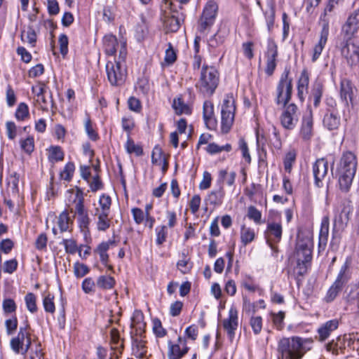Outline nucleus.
Here are the masks:
<instances>
[{
	"instance_id": "34",
	"label": "nucleus",
	"mask_w": 359,
	"mask_h": 359,
	"mask_svg": "<svg viewBox=\"0 0 359 359\" xmlns=\"http://www.w3.org/2000/svg\"><path fill=\"white\" fill-rule=\"evenodd\" d=\"M133 348L135 351V355L140 358H143L147 353L145 341L142 339L133 338Z\"/></svg>"
},
{
	"instance_id": "64",
	"label": "nucleus",
	"mask_w": 359,
	"mask_h": 359,
	"mask_svg": "<svg viewBox=\"0 0 359 359\" xmlns=\"http://www.w3.org/2000/svg\"><path fill=\"white\" fill-rule=\"evenodd\" d=\"M74 272L77 278H81L88 273L89 269L86 265L76 262L74 265Z\"/></svg>"
},
{
	"instance_id": "1",
	"label": "nucleus",
	"mask_w": 359,
	"mask_h": 359,
	"mask_svg": "<svg viewBox=\"0 0 359 359\" xmlns=\"http://www.w3.org/2000/svg\"><path fill=\"white\" fill-rule=\"evenodd\" d=\"M312 344L311 338L284 337L278 343V359H301L311 349Z\"/></svg>"
},
{
	"instance_id": "54",
	"label": "nucleus",
	"mask_w": 359,
	"mask_h": 359,
	"mask_svg": "<svg viewBox=\"0 0 359 359\" xmlns=\"http://www.w3.org/2000/svg\"><path fill=\"white\" fill-rule=\"evenodd\" d=\"M296 159V153L294 151L287 152L284 158V168L285 171L290 172L292 165Z\"/></svg>"
},
{
	"instance_id": "47",
	"label": "nucleus",
	"mask_w": 359,
	"mask_h": 359,
	"mask_svg": "<svg viewBox=\"0 0 359 359\" xmlns=\"http://www.w3.org/2000/svg\"><path fill=\"white\" fill-rule=\"evenodd\" d=\"M100 207L96 208L95 210H99L100 212L109 213L111 200L110 196L102 195L99 201Z\"/></svg>"
},
{
	"instance_id": "59",
	"label": "nucleus",
	"mask_w": 359,
	"mask_h": 359,
	"mask_svg": "<svg viewBox=\"0 0 359 359\" xmlns=\"http://www.w3.org/2000/svg\"><path fill=\"white\" fill-rule=\"evenodd\" d=\"M266 54L267 58L276 59L278 56V46L276 42L272 39H269L268 41Z\"/></svg>"
},
{
	"instance_id": "17",
	"label": "nucleus",
	"mask_w": 359,
	"mask_h": 359,
	"mask_svg": "<svg viewBox=\"0 0 359 359\" xmlns=\"http://www.w3.org/2000/svg\"><path fill=\"white\" fill-rule=\"evenodd\" d=\"M29 327V325L28 324L25 326L20 327L17 336L11 339V348L15 353L20 354V353L22 352L24 342L29 334L28 332Z\"/></svg>"
},
{
	"instance_id": "23",
	"label": "nucleus",
	"mask_w": 359,
	"mask_h": 359,
	"mask_svg": "<svg viewBox=\"0 0 359 359\" xmlns=\"http://www.w3.org/2000/svg\"><path fill=\"white\" fill-rule=\"evenodd\" d=\"M111 349L114 350V355L118 359L122 354L123 349V341L121 340L119 332L117 329L113 328L110 332Z\"/></svg>"
},
{
	"instance_id": "49",
	"label": "nucleus",
	"mask_w": 359,
	"mask_h": 359,
	"mask_svg": "<svg viewBox=\"0 0 359 359\" xmlns=\"http://www.w3.org/2000/svg\"><path fill=\"white\" fill-rule=\"evenodd\" d=\"M29 114L28 106L24 102L20 103L15 111V118L18 121H23L29 116Z\"/></svg>"
},
{
	"instance_id": "31",
	"label": "nucleus",
	"mask_w": 359,
	"mask_h": 359,
	"mask_svg": "<svg viewBox=\"0 0 359 359\" xmlns=\"http://www.w3.org/2000/svg\"><path fill=\"white\" fill-rule=\"evenodd\" d=\"M330 220L328 217H324L321 222V226L319 233V244L318 247L325 246L327 243V237L329 233Z\"/></svg>"
},
{
	"instance_id": "16",
	"label": "nucleus",
	"mask_w": 359,
	"mask_h": 359,
	"mask_svg": "<svg viewBox=\"0 0 359 359\" xmlns=\"http://www.w3.org/2000/svg\"><path fill=\"white\" fill-rule=\"evenodd\" d=\"M55 219L56 224L53 228V233L55 235L57 233L58 230L61 233L71 231L74 220L69 217L68 210H63Z\"/></svg>"
},
{
	"instance_id": "12",
	"label": "nucleus",
	"mask_w": 359,
	"mask_h": 359,
	"mask_svg": "<svg viewBox=\"0 0 359 359\" xmlns=\"http://www.w3.org/2000/svg\"><path fill=\"white\" fill-rule=\"evenodd\" d=\"M312 170L315 185L322 187L323 181L327 177L328 162L327 159L325 158L317 159L313 164Z\"/></svg>"
},
{
	"instance_id": "41",
	"label": "nucleus",
	"mask_w": 359,
	"mask_h": 359,
	"mask_svg": "<svg viewBox=\"0 0 359 359\" xmlns=\"http://www.w3.org/2000/svg\"><path fill=\"white\" fill-rule=\"evenodd\" d=\"M165 23L168 30L172 32H177L180 27V20L173 15L168 16Z\"/></svg>"
},
{
	"instance_id": "58",
	"label": "nucleus",
	"mask_w": 359,
	"mask_h": 359,
	"mask_svg": "<svg viewBox=\"0 0 359 359\" xmlns=\"http://www.w3.org/2000/svg\"><path fill=\"white\" fill-rule=\"evenodd\" d=\"M224 191L222 189H219L217 191H212L208 196V200L211 204L217 205L222 202Z\"/></svg>"
},
{
	"instance_id": "44",
	"label": "nucleus",
	"mask_w": 359,
	"mask_h": 359,
	"mask_svg": "<svg viewBox=\"0 0 359 359\" xmlns=\"http://www.w3.org/2000/svg\"><path fill=\"white\" fill-rule=\"evenodd\" d=\"M177 269L181 271L182 273H188L193 267V263L190 261L189 257H185L183 259H180L177 263Z\"/></svg>"
},
{
	"instance_id": "6",
	"label": "nucleus",
	"mask_w": 359,
	"mask_h": 359,
	"mask_svg": "<svg viewBox=\"0 0 359 359\" xmlns=\"http://www.w3.org/2000/svg\"><path fill=\"white\" fill-rule=\"evenodd\" d=\"M236 106L233 95L227 94L221 106V131L223 134L228 133L233 123Z\"/></svg>"
},
{
	"instance_id": "37",
	"label": "nucleus",
	"mask_w": 359,
	"mask_h": 359,
	"mask_svg": "<svg viewBox=\"0 0 359 359\" xmlns=\"http://www.w3.org/2000/svg\"><path fill=\"white\" fill-rule=\"evenodd\" d=\"M323 95V86L320 83L314 86L311 90L310 99L313 100V106L317 108L320 105Z\"/></svg>"
},
{
	"instance_id": "13",
	"label": "nucleus",
	"mask_w": 359,
	"mask_h": 359,
	"mask_svg": "<svg viewBox=\"0 0 359 359\" xmlns=\"http://www.w3.org/2000/svg\"><path fill=\"white\" fill-rule=\"evenodd\" d=\"M238 325V311L236 307L231 306L229 311V316L224 319L222 325L226 332L227 336L231 341L235 337L236 330Z\"/></svg>"
},
{
	"instance_id": "32",
	"label": "nucleus",
	"mask_w": 359,
	"mask_h": 359,
	"mask_svg": "<svg viewBox=\"0 0 359 359\" xmlns=\"http://www.w3.org/2000/svg\"><path fill=\"white\" fill-rule=\"evenodd\" d=\"M76 219L79 224V226L83 233L85 239L87 240L90 236L89 226L90 224V219L88 214L80 215L76 217Z\"/></svg>"
},
{
	"instance_id": "18",
	"label": "nucleus",
	"mask_w": 359,
	"mask_h": 359,
	"mask_svg": "<svg viewBox=\"0 0 359 359\" xmlns=\"http://www.w3.org/2000/svg\"><path fill=\"white\" fill-rule=\"evenodd\" d=\"M323 125L329 130H336L340 126V117L336 109H327L323 118Z\"/></svg>"
},
{
	"instance_id": "2",
	"label": "nucleus",
	"mask_w": 359,
	"mask_h": 359,
	"mask_svg": "<svg viewBox=\"0 0 359 359\" xmlns=\"http://www.w3.org/2000/svg\"><path fill=\"white\" fill-rule=\"evenodd\" d=\"M356 156L351 151L344 152L337 168L339 185L344 192H348L351 187L357 170Z\"/></svg>"
},
{
	"instance_id": "15",
	"label": "nucleus",
	"mask_w": 359,
	"mask_h": 359,
	"mask_svg": "<svg viewBox=\"0 0 359 359\" xmlns=\"http://www.w3.org/2000/svg\"><path fill=\"white\" fill-rule=\"evenodd\" d=\"M321 27L322 29L320 34L319 41L313 48V54L312 56L313 62H316L318 59L325 44L327 43L330 32V20L328 19H325Z\"/></svg>"
},
{
	"instance_id": "27",
	"label": "nucleus",
	"mask_w": 359,
	"mask_h": 359,
	"mask_svg": "<svg viewBox=\"0 0 359 359\" xmlns=\"http://www.w3.org/2000/svg\"><path fill=\"white\" fill-rule=\"evenodd\" d=\"M118 41L112 34L105 35L103 38V47L105 53L108 55H114L116 52Z\"/></svg>"
},
{
	"instance_id": "20",
	"label": "nucleus",
	"mask_w": 359,
	"mask_h": 359,
	"mask_svg": "<svg viewBox=\"0 0 359 359\" xmlns=\"http://www.w3.org/2000/svg\"><path fill=\"white\" fill-rule=\"evenodd\" d=\"M109 213L103 212L99 211V210H95L93 217L96 228L99 231H105L109 227L111 224V219L109 217Z\"/></svg>"
},
{
	"instance_id": "3",
	"label": "nucleus",
	"mask_w": 359,
	"mask_h": 359,
	"mask_svg": "<svg viewBox=\"0 0 359 359\" xmlns=\"http://www.w3.org/2000/svg\"><path fill=\"white\" fill-rule=\"evenodd\" d=\"M219 80L218 71L213 66L203 65L196 87L204 95L211 96L218 86Z\"/></svg>"
},
{
	"instance_id": "29",
	"label": "nucleus",
	"mask_w": 359,
	"mask_h": 359,
	"mask_svg": "<svg viewBox=\"0 0 359 359\" xmlns=\"http://www.w3.org/2000/svg\"><path fill=\"white\" fill-rule=\"evenodd\" d=\"M32 91L35 93L36 102L41 105V108L43 110L47 111L48 102L45 96L46 86L42 84L36 88L32 87Z\"/></svg>"
},
{
	"instance_id": "8",
	"label": "nucleus",
	"mask_w": 359,
	"mask_h": 359,
	"mask_svg": "<svg viewBox=\"0 0 359 359\" xmlns=\"http://www.w3.org/2000/svg\"><path fill=\"white\" fill-rule=\"evenodd\" d=\"M107 78L111 85H122L127 76V70L124 64L121 61L107 62L106 65Z\"/></svg>"
},
{
	"instance_id": "10",
	"label": "nucleus",
	"mask_w": 359,
	"mask_h": 359,
	"mask_svg": "<svg viewBox=\"0 0 359 359\" xmlns=\"http://www.w3.org/2000/svg\"><path fill=\"white\" fill-rule=\"evenodd\" d=\"M280 116L282 126L287 130H292L295 128L299 120V112L297 106L291 103L286 104Z\"/></svg>"
},
{
	"instance_id": "52",
	"label": "nucleus",
	"mask_w": 359,
	"mask_h": 359,
	"mask_svg": "<svg viewBox=\"0 0 359 359\" xmlns=\"http://www.w3.org/2000/svg\"><path fill=\"white\" fill-rule=\"evenodd\" d=\"M156 243L157 245H162L165 241L168 235L167 226L163 225L156 228Z\"/></svg>"
},
{
	"instance_id": "60",
	"label": "nucleus",
	"mask_w": 359,
	"mask_h": 359,
	"mask_svg": "<svg viewBox=\"0 0 359 359\" xmlns=\"http://www.w3.org/2000/svg\"><path fill=\"white\" fill-rule=\"evenodd\" d=\"M309 83V74L306 69H304L297 82V87L304 89H308Z\"/></svg>"
},
{
	"instance_id": "40",
	"label": "nucleus",
	"mask_w": 359,
	"mask_h": 359,
	"mask_svg": "<svg viewBox=\"0 0 359 359\" xmlns=\"http://www.w3.org/2000/svg\"><path fill=\"white\" fill-rule=\"evenodd\" d=\"M76 196L78 199L74 201V216L78 217L88 214V210L84 205L83 197L82 196L79 197L78 194Z\"/></svg>"
},
{
	"instance_id": "19",
	"label": "nucleus",
	"mask_w": 359,
	"mask_h": 359,
	"mask_svg": "<svg viewBox=\"0 0 359 359\" xmlns=\"http://www.w3.org/2000/svg\"><path fill=\"white\" fill-rule=\"evenodd\" d=\"M313 114L309 109V112L302 118V123L300 130V135L304 140H309L312 136L313 131Z\"/></svg>"
},
{
	"instance_id": "57",
	"label": "nucleus",
	"mask_w": 359,
	"mask_h": 359,
	"mask_svg": "<svg viewBox=\"0 0 359 359\" xmlns=\"http://www.w3.org/2000/svg\"><path fill=\"white\" fill-rule=\"evenodd\" d=\"M21 36L22 41L28 42L32 46L34 45L36 41V34L32 28H29L27 32H22Z\"/></svg>"
},
{
	"instance_id": "45",
	"label": "nucleus",
	"mask_w": 359,
	"mask_h": 359,
	"mask_svg": "<svg viewBox=\"0 0 359 359\" xmlns=\"http://www.w3.org/2000/svg\"><path fill=\"white\" fill-rule=\"evenodd\" d=\"M75 170V166L74 163L69 162L67 163L63 170L60 172V177L62 179L65 180V181L69 182L74 175Z\"/></svg>"
},
{
	"instance_id": "46",
	"label": "nucleus",
	"mask_w": 359,
	"mask_h": 359,
	"mask_svg": "<svg viewBox=\"0 0 359 359\" xmlns=\"http://www.w3.org/2000/svg\"><path fill=\"white\" fill-rule=\"evenodd\" d=\"M126 148L129 154L134 153L137 156L143 154V149L142 147L138 144H135L134 141L129 137L126 142Z\"/></svg>"
},
{
	"instance_id": "7",
	"label": "nucleus",
	"mask_w": 359,
	"mask_h": 359,
	"mask_svg": "<svg viewBox=\"0 0 359 359\" xmlns=\"http://www.w3.org/2000/svg\"><path fill=\"white\" fill-rule=\"evenodd\" d=\"M290 70L285 69L281 74L276 88V102L278 105L285 106L291 100L292 93V79L289 78Z\"/></svg>"
},
{
	"instance_id": "33",
	"label": "nucleus",
	"mask_w": 359,
	"mask_h": 359,
	"mask_svg": "<svg viewBox=\"0 0 359 359\" xmlns=\"http://www.w3.org/2000/svg\"><path fill=\"white\" fill-rule=\"evenodd\" d=\"M115 283L116 280L113 277L105 275L99 276L96 281L97 287L102 290H111L114 287Z\"/></svg>"
},
{
	"instance_id": "43",
	"label": "nucleus",
	"mask_w": 359,
	"mask_h": 359,
	"mask_svg": "<svg viewBox=\"0 0 359 359\" xmlns=\"http://www.w3.org/2000/svg\"><path fill=\"white\" fill-rule=\"evenodd\" d=\"M342 288L343 287L339 286V284L334 282L327 292V294L325 297V301L327 302H332L341 291Z\"/></svg>"
},
{
	"instance_id": "38",
	"label": "nucleus",
	"mask_w": 359,
	"mask_h": 359,
	"mask_svg": "<svg viewBox=\"0 0 359 359\" xmlns=\"http://www.w3.org/2000/svg\"><path fill=\"white\" fill-rule=\"evenodd\" d=\"M247 216L257 224L264 223V221L262 219L261 212L253 205L248 207Z\"/></svg>"
},
{
	"instance_id": "24",
	"label": "nucleus",
	"mask_w": 359,
	"mask_h": 359,
	"mask_svg": "<svg viewBox=\"0 0 359 359\" xmlns=\"http://www.w3.org/2000/svg\"><path fill=\"white\" fill-rule=\"evenodd\" d=\"M341 99L345 102L346 105H348V101L352 103L353 97V89L351 82L348 79H343L341 81L340 88Z\"/></svg>"
},
{
	"instance_id": "42",
	"label": "nucleus",
	"mask_w": 359,
	"mask_h": 359,
	"mask_svg": "<svg viewBox=\"0 0 359 359\" xmlns=\"http://www.w3.org/2000/svg\"><path fill=\"white\" fill-rule=\"evenodd\" d=\"M144 316L143 313L138 310L135 311L132 317L131 325L135 327L136 330L144 328L145 324L143 323Z\"/></svg>"
},
{
	"instance_id": "21",
	"label": "nucleus",
	"mask_w": 359,
	"mask_h": 359,
	"mask_svg": "<svg viewBox=\"0 0 359 359\" xmlns=\"http://www.w3.org/2000/svg\"><path fill=\"white\" fill-rule=\"evenodd\" d=\"M339 326V321L337 319H333L327 321L323 324L318 329V333L319 335V341H323L327 339L332 332L337 330Z\"/></svg>"
},
{
	"instance_id": "4",
	"label": "nucleus",
	"mask_w": 359,
	"mask_h": 359,
	"mask_svg": "<svg viewBox=\"0 0 359 359\" xmlns=\"http://www.w3.org/2000/svg\"><path fill=\"white\" fill-rule=\"evenodd\" d=\"M335 47L348 65L355 67L359 65V43L355 40H336Z\"/></svg>"
},
{
	"instance_id": "61",
	"label": "nucleus",
	"mask_w": 359,
	"mask_h": 359,
	"mask_svg": "<svg viewBox=\"0 0 359 359\" xmlns=\"http://www.w3.org/2000/svg\"><path fill=\"white\" fill-rule=\"evenodd\" d=\"M96 283L92 278H86L82 282V290L86 294H90L95 292Z\"/></svg>"
},
{
	"instance_id": "36",
	"label": "nucleus",
	"mask_w": 359,
	"mask_h": 359,
	"mask_svg": "<svg viewBox=\"0 0 359 359\" xmlns=\"http://www.w3.org/2000/svg\"><path fill=\"white\" fill-rule=\"evenodd\" d=\"M217 4L213 1H210L206 4L203 9L202 15L207 17L209 19L215 20L217 13Z\"/></svg>"
},
{
	"instance_id": "55",
	"label": "nucleus",
	"mask_w": 359,
	"mask_h": 359,
	"mask_svg": "<svg viewBox=\"0 0 359 359\" xmlns=\"http://www.w3.org/2000/svg\"><path fill=\"white\" fill-rule=\"evenodd\" d=\"M153 331L157 337H163L167 334V331L163 327L161 320L158 318L153 320Z\"/></svg>"
},
{
	"instance_id": "62",
	"label": "nucleus",
	"mask_w": 359,
	"mask_h": 359,
	"mask_svg": "<svg viewBox=\"0 0 359 359\" xmlns=\"http://www.w3.org/2000/svg\"><path fill=\"white\" fill-rule=\"evenodd\" d=\"M54 297L50 294L46 296L43 300V305L46 312L54 313L55 310V304L53 302Z\"/></svg>"
},
{
	"instance_id": "53",
	"label": "nucleus",
	"mask_w": 359,
	"mask_h": 359,
	"mask_svg": "<svg viewBox=\"0 0 359 359\" xmlns=\"http://www.w3.org/2000/svg\"><path fill=\"white\" fill-rule=\"evenodd\" d=\"M250 325L255 334H259L262 329V318L261 316H252Z\"/></svg>"
},
{
	"instance_id": "51",
	"label": "nucleus",
	"mask_w": 359,
	"mask_h": 359,
	"mask_svg": "<svg viewBox=\"0 0 359 359\" xmlns=\"http://www.w3.org/2000/svg\"><path fill=\"white\" fill-rule=\"evenodd\" d=\"M177 60V55L170 43H168V48L165 50L164 62L169 66L172 65Z\"/></svg>"
},
{
	"instance_id": "25",
	"label": "nucleus",
	"mask_w": 359,
	"mask_h": 359,
	"mask_svg": "<svg viewBox=\"0 0 359 359\" xmlns=\"http://www.w3.org/2000/svg\"><path fill=\"white\" fill-rule=\"evenodd\" d=\"M351 260L347 258L344 264L341 266L340 271L335 280V283L343 287L351 278V272L349 270Z\"/></svg>"
},
{
	"instance_id": "50",
	"label": "nucleus",
	"mask_w": 359,
	"mask_h": 359,
	"mask_svg": "<svg viewBox=\"0 0 359 359\" xmlns=\"http://www.w3.org/2000/svg\"><path fill=\"white\" fill-rule=\"evenodd\" d=\"M25 301L27 309L32 313L37 311V306L36 304V296L32 292H29L25 297Z\"/></svg>"
},
{
	"instance_id": "22",
	"label": "nucleus",
	"mask_w": 359,
	"mask_h": 359,
	"mask_svg": "<svg viewBox=\"0 0 359 359\" xmlns=\"http://www.w3.org/2000/svg\"><path fill=\"white\" fill-rule=\"evenodd\" d=\"M290 258L298 260L299 262L311 264L313 258L312 248H294Z\"/></svg>"
},
{
	"instance_id": "26",
	"label": "nucleus",
	"mask_w": 359,
	"mask_h": 359,
	"mask_svg": "<svg viewBox=\"0 0 359 359\" xmlns=\"http://www.w3.org/2000/svg\"><path fill=\"white\" fill-rule=\"evenodd\" d=\"M266 233L268 241H272L274 243L278 242L282 236V226L280 223H269Z\"/></svg>"
},
{
	"instance_id": "14",
	"label": "nucleus",
	"mask_w": 359,
	"mask_h": 359,
	"mask_svg": "<svg viewBox=\"0 0 359 359\" xmlns=\"http://www.w3.org/2000/svg\"><path fill=\"white\" fill-rule=\"evenodd\" d=\"M177 341L178 343L175 344L171 341H168V359H181L188 353L189 348L187 346L186 339L179 337Z\"/></svg>"
},
{
	"instance_id": "5",
	"label": "nucleus",
	"mask_w": 359,
	"mask_h": 359,
	"mask_svg": "<svg viewBox=\"0 0 359 359\" xmlns=\"http://www.w3.org/2000/svg\"><path fill=\"white\" fill-rule=\"evenodd\" d=\"M336 40H355L359 43V9L350 14Z\"/></svg>"
},
{
	"instance_id": "30",
	"label": "nucleus",
	"mask_w": 359,
	"mask_h": 359,
	"mask_svg": "<svg viewBox=\"0 0 359 359\" xmlns=\"http://www.w3.org/2000/svg\"><path fill=\"white\" fill-rule=\"evenodd\" d=\"M172 107L177 115L191 114V108L184 103L181 96L174 99Z\"/></svg>"
},
{
	"instance_id": "11",
	"label": "nucleus",
	"mask_w": 359,
	"mask_h": 359,
	"mask_svg": "<svg viewBox=\"0 0 359 359\" xmlns=\"http://www.w3.org/2000/svg\"><path fill=\"white\" fill-rule=\"evenodd\" d=\"M289 264L287 267V274L290 278H294L297 285L300 284L308 270L311 268V264L299 262V260H294L289 257Z\"/></svg>"
},
{
	"instance_id": "48",
	"label": "nucleus",
	"mask_w": 359,
	"mask_h": 359,
	"mask_svg": "<svg viewBox=\"0 0 359 359\" xmlns=\"http://www.w3.org/2000/svg\"><path fill=\"white\" fill-rule=\"evenodd\" d=\"M255 238V232L250 228L243 227L241 232V238L244 245H248Z\"/></svg>"
},
{
	"instance_id": "35",
	"label": "nucleus",
	"mask_w": 359,
	"mask_h": 359,
	"mask_svg": "<svg viewBox=\"0 0 359 359\" xmlns=\"http://www.w3.org/2000/svg\"><path fill=\"white\" fill-rule=\"evenodd\" d=\"M232 147L230 144H226L223 146H219L215 142H212L208 144V146L205 148V151L211 154L214 155L216 154L221 153L222 151H226L229 152L231 150Z\"/></svg>"
},
{
	"instance_id": "39",
	"label": "nucleus",
	"mask_w": 359,
	"mask_h": 359,
	"mask_svg": "<svg viewBox=\"0 0 359 359\" xmlns=\"http://www.w3.org/2000/svg\"><path fill=\"white\" fill-rule=\"evenodd\" d=\"M236 176L235 172L228 173L226 170H220L219 171V181L221 182L225 181L229 186H232L234 184Z\"/></svg>"
},
{
	"instance_id": "9",
	"label": "nucleus",
	"mask_w": 359,
	"mask_h": 359,
	"mask_svg": "<svg viewBox=\"0 0 359 359\" xmlns=\"http://www.w3.org/2000/svg\"><path fill=\"white\" fill-rule=\"evenodd\" d=\"M351 212L350 206H344L339 215L334 220L332 238L330 242V247L337 246L340 244L339 231L342 230L349 221V215Z\"/></svg>"
},
{
	"instance_id": "56",
	"label": "nucleus",
	"mask_w": 359,
	"mask_h": 359,
	"mask_svg": "<svg viewBox=\"0 0 359 359\" xmlns=\"http://www.w3.org/2000/svg\"><path fill=\"white\" fill-rule=\"evenodd\" d=\"M214 22L215 20L201 15L200 20H198V31L200 32H204L205 30L211 27V26L214 24Z\"/></svg>"
},
{
	"instance_id": "63",
	"label": "nucleus",
	"mask_w": 359,
	"mask_h": 359,
	"mask_svg": "<svg viewBox=\"0 0 359 359\" xmlns=\"http://www.w3.org/2000/svg\"><path fill=\"white\" fill-rule=\"evenodd\" d=\"M20 146L26 153L31 154L34 149V141L32 137H28L25 140L20 141Z\"/></svg>"
},
{
	"instance_id": "28",
	"label": "nucleus",
	"mask_w": 359,
	"mask_h": 359,
	"mask_svg": "<svg viewBox=\"0 0 359 359\" xmlns=\"http://www.w3.org/2000/svg\"><path fill=\"white\" fill-rule=\"evenodd\" d=\"M18 183L19 175L16 172L11 175L8 180L7 188V195L9 197L12 196L13 198H19Z\"/></svg>"
}]
</instances>
